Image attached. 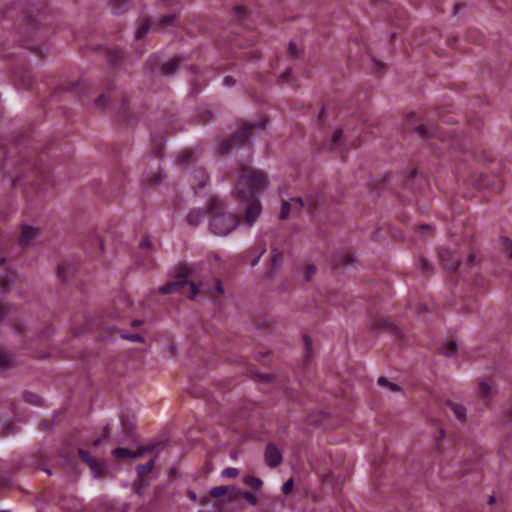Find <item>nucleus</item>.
<instances>
[{
	"label": "nucleus",
	"instance_id": "1",
	"mask_svg": "<svg viewBox=\"0 0 512 512\" xmlns=\"http://www.w3.org/2000/svg\"><path fill=\"white\" fill-rule=\"evenodd\" d=\"M269 181L261 170L242 167L238 172L233 195L241 202H247L243 220L249 226H253L262 212V205L256 198V194L268 187Z\"/></svg>",
	"mask_w": 512,
	"mask_h": 512
},
{
	"label": "nucleus",
	"instance_id": "2",
	"mask_svg": "<svg viewBox=\"0 0 512 512\" xmlns=\"http://www.w3.org/2000/svg\"><path fill=\"white\" fill-rule=\"evenodd\" d=\"M225 204L218 198H212L208 204L212 217L209 221L211 232L217 236H227L239 225V219L230 213H221Z\"/></svg>",
	"mask_w": 512,
	"mask_h": 512
},
{
	"label": "nucleus",
	"instance_id": "3",
	"mask_svg": "<svg viewBox=\"0 0 512 512\" xmlns=\"http://www.w3.org/2000/svg\"><path fill=\"white\" fill-rule=\"evenodd\" d=\"M187 276V271L185 269L181 270V273L179 274V280L167 283L166 285L160 287V292L163 294H170L178 291L184 293L185 288H189V298L195 299L199 292L198 286L194 282L188 281L186 279Z\"/></svg>",
	"mask_w": 512,
	"mask_h": 512
},
{
	"label": "nucleus",
	"instance_id": "4",
	"mask_svg": "<svg viewBox=\"0 0 512 512\" xmlns=\"http://www.w3.org/2000/svg\"><path fill=\"white\" fill-rule=\"evenodd\" d=\"M255 125L251 124H244L238 131H236L230 140L224 141L220 145V152L221 153H227L232 148L236 147L239 148L241 145H243L246 141L249 140L250 137V129L254 127Z\"/></svg>",
	"mask_w": 512,
	"mask_h": 512
},
{
	"label": "nucleus",
	"instance_id": "5",
	"mask_svg": "<svg viewBox=\"0 0 512 512\" xmlns=\"http://www.w3.org/2000/svg\"><path fill=\"white\" fill-rule=\"evenodd\" d=\"M291 204L292 213H301L306 211L308 214H313L317 205V201L313 196H308L305 199L293 197L289 200Z\"/></svg>",
	"mask_w": 512,
	"mask_h": 512
},
{
	"label": "nucleus",
	"instance_id": "6",
	"mask_svg": "<svg viewBox=\"0 0 512 512\" xmlns=\"http://www.w3.org/2000/svg\"><path fill=\"white\" fill-rule=\"evenodd\" d=\"M439 258L447 270H456L459 266L460 259L458 256H455L448 249H441L439 251Z\"/></svg>",
	"mask_w": 512,
	"mask_h": 512
},
{
	"label": "nucleus",
	"instance_id": "7",
	"mask_svg": "<svg viewBox=\"0 0 512 512\" xmlns=\"http://www.w3.org/2000/svg\"><path fill=\"white\" fill-rule=\"evenodd\" d=\"M265 462L271 468L277 467L282 462V454L274 444L267 445Z\"/></svg>",
	"mask_w": 512,
	"mask_h": 512
},
{
	"label": "nucleus",
	"instance_id": "8",
	"mask_svg": "<svg viewBox=\"0 0 512 512\" xmlns=\"http://www.w3.org/2000/svg\"><path fill=\"white\" fill-rule=\"evenodd\" d=\"M210 495L213 498H220L228 494L229 499H235L240 494V491L235 487H227V486H216L210 489Z\"/></svg>",
	"mask_w": 512,
	"mask_h": 512
},
{
	"label": "nucleus",
	"instance_id": "9",
	"mask_svg": "<svg viewBox=\"0 0 512 512\" xmlns=\"http://www.w3.org/2000/svg\"><path fill=\"white\" fill-rule=\"evenodd\" d=\"M446 405L450 408V410L454 414V417L458 421H464L465 420L467 410H466L464 405H462L460 403H457V402H454V401H451V400H448L446 402Z\"/></svg>",
	"mask_w": 512,
	"mask_h": 512
},
{
	"label": "nucleus",
	"instance_id": "10",
	"mask_svg": "<svg viewBox=\"0 0 512 512\" xmlns=\"http://www.w3.org/2000/svg\"><path fill=\"white\" fill-rule=\"evenodd\" d=\"M205 218L203 209H192L187 215V222L191 226H198Z\"/></svg>",
	"mask_w": 512,
	"mask_h": 512
},
{
	"label": "nucleus",
	"instance_id": "11",
	"mask_svg": "<svg viewBox=\"0 0 512 512\" xmlns=\"http://www.w3.org/2000/svg\"><path fill=\"white\" fill-rule=\"evenodd\" d=\"M38 234V231L31 226L23 227L21 236H20V244L22 246H27L30 244L31 240Z\"/></svg>",
	"mask_w": 512,
	"mask_h": 512
},
{
	"label": "nucleus",
	"instance_id": "12",
	"mask_svg": "<svg viewBox=\"0 0 512 512\" xmlns=\"http://www.w3.org/2000/svg\"><path fill=\"white\" fill-rule=\"evenodd\" d=\"M182 60L183 59L180 57H175V58L167 61L166 63H164L161 68L162 74L167 75V76L172 75L177 70V68Z\"/></svg>",
	"mask_w": 512,
	"mask_h": 512
},
{
	"label": "nucleus",
	"instance_id": "13",
	"mask_svg": "<svg viewBox=\"0 0 512 512\" xmlns=\"http://www.w3.org/2000/svg\"><path fill=\"white\" fill-rule=\"evenodd\" d=\"M112 454L117 458H140L143 455L142 451L132 452L127 448H116L112 451Z\"/></svg>",
	"mask_w": 512,
	"mask_h": 512
},
{
	"label": "nucleus",
	"instance_id": "14",
	"mask_svg": "<svg viewBox=\"0 0 512 512\" xmlns=\"http://www.w3.org/2000/svg\"><path fill=\"white\" fill-rule=\"evenodd\" d=\"M502 253L508 259H512V241L509 238L503 237L500 239Z\"/></svg>",
	"mask_w": 512,
	"mask_h": 512
},
{
	"label": "nucleus",
	"instance_id": "15",
	"mask_svg": "<svg viewBox=\"0 0 512 512\" xmlns=\"http://www.w3.org/2000/svg\"><path fill=\"white\" fill-rule=\"evenodd\" d=\"M13 363L14 361L12 355L5 350H0V367L9 368L13 365Z\"/></svg>",
	"mask_w": 512,
	"mask_h": 512
},
{
	"label": "nucleus",
	"instance_id": "16",
	"mask_svg": "<svg viewBox=\"0 0 512 512\" xmlns=\"http://www.w3.org/2000/svg\"><path fill=\"white\" fill-rule=\"evenodd\" d=\"M154 464H155L154 460H150L145 464L138 465L137 469H136L138 475L145 476V475L149 474L152 471Z\"/></svg>",
	"mask_w": 512,
	"mask_h": 512
},
{
	"label": "nucleus",
	"instance_id": "17",
	"mask_svg": "<svg viewBox=\"0 0 512 512\" xmlns=\"http://www.w3.org/2000/svg\"><path fill=\"white\" fill-rule=\"evenodd\" d=\"M416 132L423 138H429L434 136L435 131L434 128L426 126V125H420L416 127Z\"/></svg>",
	"mask_w": 512,
	"mask_h": 512
},
{
	"label": "nucleus",
	"instance_id": "18",
	"mask_svg": "<svg viewBox=\"0 0 512 512\" xmlns=\"http://www.w3.org/2000/svg\"><path fill=\"white\" fill-rule=\"evenodd\" d=\"M290 214H293L290 202L283 201L282 205H281L280 215H279L280 219L285 220L290 216Z\"/></svg>",
	"mask_w": 512,
	"mask_h": 512
},
{
	"label": "nucleus",
	"instance_id": "19",
	"mask_svg": "<svg viewBox=\"0 0 512 512\" xmlns=\"http://www.w3.org/2000/svg\"><path fill=\"white\" fill-rule=\"evenodd\" d=\"M244 483L254 489H259L262 485V481L255 476H246L243 479Z\"/></svg>",
	"mask_w": 512,
	"mask_h": 512
},
{
	"label": "nucleus",
	"instance_id": "20",
	"mask_svg": "<svg viewBox=\"0 0 512 512\" xmlns=\"http://www.w3.org/2000/svg\"><path fill=\"white\" fill-rule=\"evenodd\" d=\"M150 29V23L148 20H145L141 23L140 27L137 29L136 33H135V37L137 39H140L142 38L143 36H145L148 31Z\"/></svg>",
	"mask_w": 512,
	"mask_h": 512
},
{
	"label": "nucleus",
	"instance_id": "21",
	"mask_svg": "<svg viewBox=\"0 0 512 512\" xmlns=\"http://www.w3.org/2000/svg\"><path fill=\"white\" fill-rule=\"evenodd\" d=\"M111 2L115 14L121 13L125 10L127 0H111Z\"/></svg>",
	"mask_w": 512,
	"mask_h": 512
},
{
	"label": "nucleus",
	"instance_id": "22",
	"mask_svg": "<svg viewBox=\"0 0 512 512\" xmlns=\"http://www.w3.org/2000/svg\"><path fill=\"white\" fill-rule=\"evenodd\" d=\"M479 395L483 398H487L491 394V387L486 382H481L479 384Z\"/></svg>",
	"mask_w": 512,
	"mask_h": 512
},
{
	"label": "nucleus",
	"instance_id": "23",
	"mask_svg": "<svg viewBox=\"0 0 512 512\" xmlns=\"http://www.w3.org/2000/svg\"><path fill=\"white\" fill-rule=\"evenodd\" d=\"M194 154L192 151H185L178 155L177 161L179 163H186L192 161Z\"/></svg>",
	"mask_w": 512,
	"mask_h": 512
},
{
	"label": "nucleus",
	"instance_id": "24",
	"mask_svg": "<svg viewBox=\"0 0 512 512\" xmlns=\"http://www.w3.org/2000/svg\"><path fill=\"white\" fill-rule=\"evenodd\" d=\"M486 178H487L486 175H480L479 180H478L479 187L480 188H488L491 186L493 189H496L495 183L494 182L489 183L488 181H486ZM497 188H500L499 184L497 185Z\"/></svg>",
	"mask_w": 512,
	"mask_h": 512
},
{
	"label": "nucleus",
	"instance_id": "25",
	"mask_svg": "<svg viewBox=\"0 0 512 512\" xmlns=\"http://www.w3.org/2000/svg\"><path fill=\"white\" fill-rule=\"evenodd\" d=\"M24 399L26 402L28 403H31V404H34V405H39L40 404V398L31 393V392H25L24 395H23Z\"/></svg>",
	"mask_w": 512,
	"mask_h": 512
},
{
	"label": "nucleus",
	"instance_id": "26",
	"mask_svg": "<svg viewBox=\"0 0 512 512\" xmlns=\"http://www.w3.org/2000/svg\"><path fill=\"white\" fill-rule=\"evenodd\" d=\"M238 474H239V470L237 468H234V467L225 468L221 472V475L223 477H227V478H235V477L238 476Z\"/></svg>",
	"mask_w": 512,
	"mask_h": 512
},
{
	"label": "nucleus",
	"instance_id": "27",
	"mask_svg": "<svg viewBox=\"0 0 512 512\" xmlns=\"http://www.w3.org/2000/svg\"><path fill=\"white\" fill-rule=\"evenodd\" d=\"M287 53L291 59H296L299 56L297 45L294 42H289Z\"/></svg>",
	"mask_w": 512,
	"mask_h": 512
},
{
	"label": "nucleus",
	"instance_id": "28",
	"mask_svg": "<svg viewBox=\"0 0 512 512\" xmlns=\"http://www.w3.org/2000/svg\"><path fill=\"white\" fill-rule=\"evenodd\" d=\"M121 337L125 340H129L131 342H140V343H143L144 342V338L139 335V334H121Z\"/></svg>",
	"mask_w": 512,
	"mask_h": 512
},
{
	"label": "nucleus",
	"instance_id": "29",
	"mask_svg": "<svg viewBox=\"0 0 512 512\" xmlns=\"http://www.w3.org/2000/svg\"><path fill=\"white\" fill-rule=\"evenodd\" d=\"M79 456L83 461L88 462L90 466L93 467L95 460L90 456V453L88 451L79 449Z\"/></svg>",
	"mask_w": 512,
	"mask_h": 512
},
{
	"label": "nucleus",
	"instance_id": "30",
	"mask_svg": "<svg viewBox=\"0 0 512 512\" xmlns=\"http://www.w3.org/2000/svg\"><path fill=\"white\" fill-rule=\"evenodd\" d=\"M456 351V343L454 342H449L447 343V345H445L443 347V353L446 355V356H452Z\"/></svg>",
	"mask_w": 512,
	"mask_h": 512
},
{
	"label": "nucleus",
	"instance_id": "31",
	"mask_svg": "<svg viewBox=\"0 0 512 512\" xmlns=\"http://www.w3.org/2000/svg\"><path fill=\"white\" fill-rule=\"evenodd\" d=\"M0 286H1V291L2 292H6L10 288L11 281L8 278V276L0 277Z\"/></svg>",
	"mask_w": 512,
	"mask_h": 512
},
{
	"label": "nucleus",
	"instance_id": "32",
	"mask_svg": "<svg viewBox=\"0 0 512 512\" xmlns=\"http://www.w3.org/2000/svg\"><path fill=\"white\" fill-rule=\"evenodd\" d=\"M174 21H175V15L169 14V15L163 16V17L160 19V21H159V25H160V26L170 25V24H172Z\"/></svg>",
	"mask_w": 512,
	"mask_h": 512
},
{
	"label": "nucleus",
	"instance_id": "33",
	"mask_svg": "<svg viewBox=\"0 0 512 512\" xmlns=\"http://www.w3.org/2000/svg\"><path fill=\"white\" fill-rule=\"evenodd\" d=\"M211 282L213 284V287H214V290L218 293V294H223L224 293V289L222 287V284L220 282L219 279L217 278H212L211 279Z\"/></svg>",
	"mask_w": 512,
	"mask_h": 512
},
{
	"label": "nucleus",
	"instance_id": "34",
	"mask_svg": "<svg viewBox=\"0 0 512 512\" xmlns=\"http://www.w3.org/2000/svg\"><path fill=\"white\" fill-rule=\"evenodd\" d=\"M200 181H199V184L198 186L200 188L202 187H205L207 185V183L209 182V176L207 175V173L205 171H200Z\"/></svg>",
	"mask_w": 512,
	"mask_h": 512
},
{
	"label": "nucleus",
	"instance_id": "35",
	"mask_svg": "<svg viewBox=\"0 0 512 512\" xmlns=\"http://www.w3.org/2000/svg\"><path fill=\"white\" fill-rule=\"evenodd\" d=\"M243 497L245 498V500L250 503L251 505L255 506L257 504V498L256 496L251 493V492H245L243 494Z\"/></svg>",
	"mask_w": 512,
	"mask_h": 512
},
{
	"label": "nucleus",
	"instance_id": "36",
	"mask_svg": "<svg viewBox=\"0 0 512 512\" xmlns=\"http://www.w3.org/2000/svg\"><path fill=\"white\" fill-rule=\"evenodd\" d=\"M293 489V480L292 479H289L287 480L283 486H282V492L284 494H289Z\"/></svg>",
	"mask_w": 512,
	"mask_h": 512
},
{
	"label": "nucleus",
	"instance_id": "37",
	"mask_svg": "<svg viewBox=\"0 0 512 512\" xmlns=\"http://www.w3.org/2000/svg\"><path fill=\"white\" fill-rule=\"evenodd\" d=\"M343 138V131L338 129V130H335L333 135H332V142L334 144H337L338 142H340Z\"/></svg>",
	"mask_w": 512,
	"mask_h": 512
},
{
	"label": "nucleus",
	"instance_id": "38",
	"mask_svg": "<svg viewBox=\"0 0 512 512\" xmlns=\"http://www.w3.org/2000/svg\"><path fill=\"white\" fill-rule=\"evenodd\" d=\"M123 431L126 436H129V431L133 429V426L131 423L126 422L124 419L121 420Z\"/></svg>",
	"mask_w": 512,
	"mask_h": 512
},
{
	"label": "nucleus",
	"instance_id": "39",
	"mask_svg": "<svg viewBox=\"0 0 512 512\" xmlns=\"http://www.w3.org/2000/svg\"><path fill=\"white\" fill-rule=\"evenodd\" d=\"M265 253V249L262 248L258 253L257 255L251 260L250 264L251 266H256L260 260V258L262 257V255Z\"/></svg>",
	"mask_w": 512,
	"mask_h": 512
},
{
	"label": "nucleus",
	"instance_id": "40",
	"mask_svg": "<svg viewBox=\"0 0 512 512\" xmlns=\"http://www.w3.org/2000/svg\"><path fill=\"white\" fill-rule=\"evenodd\" d=\"M108 436H109L108 428L105 427L103 430L102 436L94 441V445H96V446L99 445L100 443H102L103 440L107 439Z\"/></svg>",
	"mask_w": 512,
	"mask_h": 512
},
{
	"label": "nucleus",
	"instance_id": "41",
	"mask_svg": "<svg viewBox=\"0 0 512 512\" xmlns=\"http://www.w3.org/2000/svg\"><path fill=\"white\" fill-rule=\"evenodd\" d=\"M224 85L227 87L234 86L236 84V80L232 76H225L223 79Z\"/></svg>",
	"mask_w": 512,
	"mask_h": 512
},
{
	"label": "nucleus",
	"instance_id": "42",
	"mask_svg": "<svg viewBox=\"0 0 512 512\" xmlns=\"http://www.w3.org/2000/svg\"><path fill=\"white\" fill-rule=\"evenodd\" d=\"M282 258V254L280 252H278L277 250H273V256H272V261L276 264L277 262H279Z\"/></svg>",
	"mask_w": 512,
	"mask_h": 512
},
{
	"label": "nucleus",
	"instance_id": "43",
	"mask_svg": "<svg viewBox=\"0 0 512 512\" xmlns=\"http://www.w3.org/2000/svg\"><path fill=\"white\" fill-rule=\"evenodd\" d=\"M315 271L316 270L313 266H308L306 270V279L309 280L312 277V275H314Z\"/></svg>",
	"mask_w": 512,
	"mask_h": 512
},
{
	"label": "nucleus",
	"instance_id": "44",
	"mask_svg": "<svg viewBox=\"0 0 512 512\" xmlns=\"http://www.w3.org/2000/svg\"><path fill=\"white\" fill-rule=\"evenodd\" d=\"M378 384H379L380 386L388 387V386H389V384H390V382H389V381H388V379H387V378H385V377H379V378H378Z\"/></svg>",
	"mask_w": 512,
	"mask_h": 512
},
{
	"label": "nucleus",
	"instance_id": "45",
	"mask_svg": "<svg viewBox=\"0 0 512 512\" xmlns=\"http://www.w3.org/2000/svg\"><path fill=\"white\" fill-rule=\"evenodd\" d=\"M475 261H476L475 255L473 253H470L467 258V265L472 266V265H474Z\"/></svg>",
	"mask_w": 512,
	"mask_h": 512
},
{
	"label": "nucleus",
	"instance_id": "46",
	"mask_svg": "<svg viewBox=\"0 0 512 512\" xmlns=\"http://www.w3.org/2000/svg\"><path fill=\"white\" fill-rule=\"evenodd\" d=\"M201 287H202V290L205 291V292H208V293H212L213 292V289L212 287L209 285L208 282L206 283H201Z\"/></svg>",
	"mask_w": 512,
	"mask_h": 512
},
{
	"label": "nucleus",
	"instance_id": "47",
	"mask_svg": "<svg viewBox=\"0 0 512 512\" xmlns=\"http://www.w3.org/2000/svg\"><path fill=\"white\" fill-rule=\"evenodd\" d=\"M2 433L4 436L10 435V433H14V426L11 425L6 427L5 429H3Z\"/></svg>",
	"mask_w": 512,
	"mask_h": 512
},
{
	"label": "nucleus",
	"instance_id": "48",
	"mask_svg": "<svg viewBox=\"0 0 512 512\" xmlns=\"http://www.w3.org/2000/svg\"><path fill=\"white\" fill-rule=\"evenodd\" d=\"M420 262L423 270L428 271L430 269V265L426 259H421Z\"/></svg>",
	"mask_w": 512,
	"mask_h": 512
},
{
	"label": "nucleus",
	"instance_id": "49",
	"mask_svg": "<svg viewBox=\"0 0 512 512\" xmlns=\"http://www.w3.org/2000/svg\"><path fill=\"white\" fill-rule=\"evenodd\" d=\"M388 388L392 391H395V392H399L401 390V388L397 385V384H394V383H391L389 384Z\"/></svg>",
	"mask_w": 512,
	"mask_h": 512
},
{
	"label": "nucleus",
	"instance_id": "50",
	"mask_svg": "<svg viewBox=\"0 0 512 512\" xmlns=\"http://www.w3.org/2000/svg\"><path fill=\"white\" fill-rule=\"evenodd\" d=\"M150 244H151V243H150V241H149V240H143V241L140 243V246H141L142 248H147V247H149V246H150Z\"/></svg>",
	"mask_w": 512,
	"mask_h": 512
},
{
	"label": "nucleus",
	"instance_id": "51",
	"mask_svg": "<svg viewBox=\"0 0 512 512\" xmlns=\"http://www.w3.org/2000/svg\"><path fill=\"white\" fill-rule=\"evenodd\" d=\"M188 497H189L192 501H196V499H197V496H196V494H195L193 491H189V492H188Z\"/></svg>",
	"mask_w": 512,
	"mask_h": 512
},
{
	"label": "nucleus",
	"instance_id": "52",
	"mask_svg": "<svg viewBox=\"0 0 512 512\" xmlns=\"http://www.w3.org/2000/svg\"><path fill=\"white\" fill-rule=\"evenodd\" d=\"M445 437V431L443 429H441L439 431V436L437 437V441L443 439Z\"/></svg>",
	"mask_w": 512,
	"mask_h": 512
},
{
	"label": "nucleus",
	"instance_id": "53",
	"mask_svg": "<svg viewBox=\"0 0 512 512\" xmlns=\"http://www.w3.org/2000/svg\"><path fill=\"white\" fill-rule=\"evenodd\" d=\"M120 57L119 52H115V54L111 57L112 62H116V60Z\"/></svg>",
	"mask_w": 512,
	"mask_h": 512
},
{
	"label": "nucleus",
	"instance_id": "54",
	"mask_svg": "<svg viewBox=\"0 0 512 512\" xmlns=\"http://www.w3.org/2000/svg\"><path fill=\"white\" fill-rule=\"evenodd\" d=\"M103 101H104V96H103V95H101V96H99V97L96 99V104H100V103H102Z\"/></svg>",
	"mask_w": 512,
	"mask_h": 512
},
{
	"label": "nucleus",
	"instance_id": "55",
	"mask_svg": "<svg viewBox=\"0 0 512 512\" xmlns=\"http://www.w3.org/2000/svg\"><path fill=\"white\" fill-rule=\"evenodd\" d=\"M245 8L244 7H237L236 8V13H242L244 12Z\"/></svg>",
	"mask_w": 512,
	"mask_h": 512
},
{
	"label": "nucleus",
	"instance_id": "56",
	"mask_svg": "<svg viewBox=\"0 0 512 512\" xmlns=\"http://www.w3.org/2000/svg\"><path fill=\"white\" fill-rule=\"evenodd\" d=\"M305 342H306L307 348H309V346L311 345V342L309 341V339L307 337H305Z\"/></svg>",
	"mask_w": 512,
	"mask_h": 512
},
{
	"label": "nucleus",
	"instance_id": "57",
	"mask_svg": "<svg viewBox=\"0 0 512 512\" xmlns=\"http://www.w3.org/2000/svg\"><path fill=\"white\" fill-rule=\"evenodd\" d=\"M421 229L429 230L430 226L429 225H423V226H421Z\"/></svg>",
	"mask_w": 512,
	"mask_h": 512
},
{
	"label": "nucleus",
	"instance_id": "58",
	"mask_svg": "<svg viewBox=\"0 0 512 512\" xmlns=\"http://www.w3.org/2000/svg\"><path fill=\"white\" fill-rule=\"evenodd\" d=\"M58 274L60 277H62V267L61 266H59V268H58Z\"/></svg>",
	"mask_w": 512,
	"mask_h": 512
},
{
	"label": "nucleus",
	"instance_id": "59",
	"mask_svg": "<svg viewBox=\"0 0 512 512\" xmlns=\"http://www.w3.org/2000/svg\"><path fill=\"white\" fill-rule=\"evenodd\" d=\"M4 317V313L0 310V320H2Z\"/></svg>",
	"mask_w": 512,
	"mask_h": 512
},
{
	"label": "nucleus",
	"instance_id": "60",
	"mask_svg": "<svg viewBox=\"0 0 512 512\" xmlns=\"http://www.w3.org/2000/svg\"><path fill=\"white\" fill-rule=\"evenodd\" d=\"M257 126H258L259 128H263V127H264V123H259Z\"/></svg>",
	"mask_w": 512,
	"mask_h": 512
},
{
	"label": "nucleus",
	"instance_id": "61",
	"mask_svg": "<svg viewBox=\"0 0 512 512\" xmlns=\"http://www.w3.org/2000/svg\"><path fill=\"white\" fill-rule=\"evenodd\" d=\"M140 323V321H133V325H139Z\"/></svg>",
	"mask_w": 512,
	"mask_h": 512
},
{
	"label": "nucleus",
	"instance_id": "62",
	"mask_svg": "<svg viewBox=\"0 0 512 512\" xmlns=\"http://www.w3.org/2000/svg\"><path fill=\"white\" fill-rule=\"evenodd\" d=\"M492 502H493V497H492V496H490V498H489V503H492Z\"/></svg>",
	"mask_w": 512,
	"mask_h": 512
}]
</instances>
